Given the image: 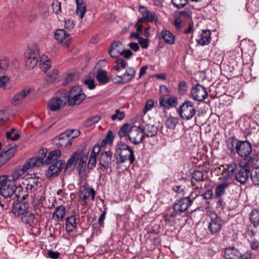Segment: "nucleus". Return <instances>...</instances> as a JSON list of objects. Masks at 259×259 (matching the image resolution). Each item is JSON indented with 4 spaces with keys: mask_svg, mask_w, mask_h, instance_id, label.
I'll return each instance as SVG.
<instances>
[{
    "mask_svg": "<svg viewBox=\"0 0 259 259\" xmlns=\"http://www.w3.org/2000/svg\"><path fill=\"white\" fill-rule=\"evenodd\" d=\"M115 63L116 65L113 67V69L117 71H120L121 68H125L127 65V63L122 58L116 59Z\"/></svg>",
    "mask_w": 259,
    "mask_h": 259,
    "instance_id": "47",
    "label": "nucleus"
},
{
    "mask_svg": "<svg viewBox=\"0 0 259 259\" xmlns=\"http://www.w3.org/2000/svg\"><path fill=\"white\" fill-rule=\"evenodd\" d=\"M44 154L42 156L44 157ZM43 162V157L42 155L41 157H32L26 161L23 165L18 168L15 171L13 172L10 180L14 181V183L17 181L21 176H22L26 171L33 169L35 167H38L42 165Z\"/></svg>",
    "mask_w": 259,
    "mask_h": 259,
    "instance_id": "4",
    "label": "nucleus"
},
{
    "mask_svg": "<svg viewBox=\"0 0 259 259\" xmlns=\"http://www.w3.org/2000/svg\"><path fill=\"white\" fill-rule=\"evenodd\" d=\"M237 168L236 163L234 162L221 165L219 169L221 171V176L223 180L229 181L235 175Z\"/></svg>",
    "mask_w": 259,
    "mask_h": 259,
    "instance_id": "11",
    "label": "nucleus"
},
{
    "mask_svg": "<svg viewBox=\"0 0 259 259\" xmlns=\"http://www.w3.org/2000/svg\"><path fill=\"white\" fill-rule=\"evenodd\" d=\"M11 71V67L8 58H0V74H8Z\"/></svg>",
    "mask_w": 259,
    "mask_h": 259,
    "instance_id": "34",
    "label": "nucleus"
},
{
    "mask_svg": "<svg viewBox=\"0 0 259 259\" xmlns=\"http://www.w3.org/2000/svg\"><path fill=\"white\" fill-rule=\"evenodd\" d=\"M88 159V155L83 153L81 157L78 160V163H77V169L79 174H81L84 172L87 166V161Z\"/></svg>",
    "mask_w": 259,
    "mask_h": 259,
    "instance_id": "39",
    "label": "nucleus"
},
{
    "mask_svg": "<svg viewBox=\"0 0 259 259\" xmlns=\"http://www.w3.org/2000/svg\"><path fill=\"white\" fill-rule=\"evenodd\" d=\"M114 139V136L113 132L111 131H109L108 132L107 136L101 142V146L103 147H105L107 144H111Z\"/></svg>",
    "mask_w": 259,
    "mask_h": 259,
    "instance_id": "45",
    "label": "nucleus"
},
{
    "mask_svg": "<svg viewBox=\"0 0 259 259\" xmlns=\"http://www.w3.org/2000/svg\"><path fill=\"white\" fill-rule=\"evenodd\" d=\"M135 74V69L133 67H128L126 68L124 73L121 75L116 76L114 80L116 83L124 84L132 80Z\"/></svg>",
    "mask_w": 259,
    "mask_h": 259,
    "instance_id": "16",
    "label": "nucleus"
},
{
    "mask_svg": "<svg viewBox=\"0 0 259 259\" xmlns=\"http://www.w3.org/2000/svg\"><path fill=\"white\" fill-rule=\"evenodd\" d=\"M178 103L177 98L176 97H170L166 99L164 96H162L159 98L160 106L167 109L170 107H176Z\"/></svg>",
    "mask_w": 259,
    "mask_h": 259,
    "instance_id": "25",
    "label": "nucleus"
},
{
    "mask_svg": "<svg viewBox=\"0 0 259 259\" xmlns=\"http://www.w3.org/2000/svg\"><path fill=\"white\" fill-rule=\"evenodd\" d=\"M211 40L210 32L208 30H202V33L196 39V41L198 45L205 46L208 45Z\"/></svg>",
    "mask_w": 259,
    "mask_h": 259,
    "instance_id": "31",
    "label": "nucleus"
},
{
    "mask_svg": "<svg viewBox=\"0 0 259 259\" xmlns=\"http://www.w3.org/2000/svg\"><path fill=\"white\" fill-rule=\"evenodd\" d=\"M28 203H15L13 207L14 214L25 224L31 225L35 219L34 214L30 211Z\"/></svg>",
    "mask_w": 259,
    "mask_h": 259,
    "instance_id": "1",
    "label": "nucleus"
},
{
    "mask_svg": "<svg viewBox=\"0 0 259 259\" xmlns=\"http://www.w3.org/2000/svg\"><path fill=\"white\" fill-rule=\"evenodd\" d=\"M31 92L30 89H24L17 93L12 98L11 102L14 104H17L21 102Z\"/></svg>",
    "mask_w": 259,
    "mask_h": 259,
    "instance_id": "29",
    "label": "nucleus"
},
{
    "mask_svg": "<svg viewBox=\"0 0 259 259\" xmlns=\"http://www.w3.org/2000/svg\"><path fill=\"white\" fill-rule=\"evenodd\" d=\"M81 151H76L74 152L68 160L66 164V169L71 167L72 165H76L77 162L79 160L83 154Z\"/></svg>",
    "mask_w": 259,
    "mask_h": 259,
    "instance_id": "36",
    "label": "nucleus"
},
{
    "mask_svg": "<svg viewBox=\"0 0 259 259\" xmlns=\"http://www.w3.org/2000/svg\"><path fill=\"white\" fill-rule=\"evenodd\" d=\"M172 190L180 195H184L186 194V187L183 185H175L173 187Z\"/></svg>",
    "mask_w": 259,
    "mask_h": 259,
    "instance_id": "51",
    "label": "nucleus"
},
{
    "mask_svg": "<svg viewBox=\"0 0 259 259\" xmlns=\"http://www.w3.org/2000/svg\"><path fill=\"white\" fill-rule=\"evenodd\" d=\"M50 166L46 172L48 178L57 176L64 165V162H57L56 163L50 164Z\"/></svg>",
    "mask_w": 259,
    "mask_h": 259,
    "instance_id": "24",
    "label": "nucleus"
},
{
    "mask_svg": "<svg viewBox=\"0 0 259 259\" xmlns=\"http://www.w3.org/2000/svg\"><path fill=\"white\" fill-rule=\"evenodd\" d=\"M55 39L60 43L62 44L64 47H68L69 45L71 37L70 35L66 33L64 29H58L55 33Z\"/></svg>",
    "mask_w": 259,
    "mask_h": 259,
    "instance_id": "20",
    "label": "nucleus"
},
{
    "mask_svg": "<svg viewBox=\"0 0 259 259\" xmlns=\"http://www.w3.org/2000/svg\"><path fill=\"white\" fill-rule=\"evenodd\" d=\"M178 112L184 120H189L195 114L196 109L193 102L186 100L179 108Z\"/></svg>",
    "mask_w": 259,
    "mask_h": 259,
    "instance_id": "9",
    "label": "nucleus"
},
{
    "mask_svg": "<svg viewBox=\"0 0 259 259\" xmlns=\"http://www.w3.org/2000/svg\"><path fill=\"white\" fill-rule=\"evenodd\" d=\"M97 157L90 155L89 162L88 163V167L90 169H93L96 164Z\"/></svg>",
    "mask_w": 259,
    "mask_h": 259,
    "instance_id": "57",
    "label": "nucleus"
},
{
    "mask_svg": "<svg viewBox=\"0 0 259 259\" xmlns=\"http://www.w3.org/2000/svg\"><path fill=\"white\" fill-rule=\"evenodd\" d=\"M142 132L144 134V138L152 137L155 136L158 132V128L154 124H148L142 128Z\"/></svg>",
    "mask_w": 259,
    "mask_h": 259,
    "instance_id": "33",
    "label": "nucleus"
},
{
    "mask_svg": "<svg viewBox=\"0 0 259 259\" xmlns=\"http://www.w3.org/2000/svg\"><path fill=\"white\" fill-rule=\"evenodd\" d=\"M101 117L98 115H96L91 118H89L85 122V125L87 126H91L92 125L97 123L100 119Z\"/></svg>",
    "mask_w": 259,
    "mask_h": 259,
    "instance_id": "55",
    "label": "nucleus"
},
{
    "mask_svg": "<svg viewBox=\"0 0 259 259\" xmlns=\"http://www.w3.org/2000/svg\"><path fill=\"white\" fill-rule=\"evenodd\" d=\"M182 19L180 17L176 16L175 18L174 25L177 30H180L182 27Z\"/></svg>",
    "mask_w": 259,
    "mask_h": 259,
    "instance_id": "63",
    "label": "nucleus"
},
{
    "mask_svg": "<svg viewBox=\"0 0 259 259\" xmlns=\"http://www.w3.org/2000/svg\"><path fill=\"white\" fill-rule=\"evenodd\" d=\"M178 122V118L172 116L169 117L165 121V124L169 129H174Z\"/></svg>",
    "mask_w": 259,
    "mask_h": 259,
    "instance_id": "46",
    "label": "nucleus"
},
{
    "mask_svg": "<svg viewBox=\"0 0 259 259\" xmlns=\"http://www.w3.org/2000/svg\"><path fill=\"white\" fill-rule=\"evenodd\" d=\"M226 259H249L250 254L241 255L239 251L234 247L226 249L224 254Z\"/></svg>",
    "mask_w": 259,
    "mask_h": 259,
    "instance_id": "18",
    "label": "nucleus"
},
{
    "mask_svg": "<svg viewBox=\"0 0 259 259\" xmlns=\"http://www.w3.org/2000/svg\"><path fill=\"white\" fill-rule=\"evenodd\" d=\"M159 38L163 39L167 44L173 45L175 42V36L167 29L161 30Z\"/></svg>",
    "mask_w": 259,
    "mask_h": 259,
    "instance_id": "30",
    "label": "nucleus"
},
{
    "mask_svg": "<svg viewBox=\"0 0 259 259\" xmlns=\"http://www.w3.org/2000/svg\"><path fill=\"white\" fill-rule=\"evenodd\" d=\"M52 9L54 13L58 14L61 12V3L57 0H54L52 4Z\"/></svg>",
    "mask_w": 259,
    "mask_h": 259,
    "instance_id": "54",
    "label": "nucleus"
},
{
    "mask_svg": "<svg viewBox=\"0 0 259 259\" xmlns=\"http://www.w3.org/2000/svg\"><path fill=\"white\" fill-rule=\"evenodd\" d=\"M191 95L194 100L202 102L207 97L208 93L204 87L197 83L192 88Z\"/></svg>",
    "mask_w": 259,
    "mask_h": 259,
    "instance_id": "13",
    "label": "nucleus"
},
{
    "mask_svg": "<svg viewBox=\"0 0 259 259\" xmlns=\"http://www.w3.org/2000/svg\"><path fill=\"white\" fill-rule=\"evenodd\" d=\"M172 4L177 8H183L187 3V0H171Z\"/></svg>",
    "mask_w": 259,
    "mask_h": 259,
    "instance_id": "56",
    "label": "nucleus"
},
{
    "mask_svg": "<svg viewBox=\"0 0 259 259\" xmlns=\"http://www.w3.org/2000/svg\"><path fill=\"white\" fill-rule=\"evenodd\" d=\"M250 220L254 227L259 226V210L253 209L250 214Z\"/></svg>",
    "mask_w": 259,
    "mask_h": 259,
    "instance_id": "43",
    "label": "nucleus"
},
{
    "mask_svg": "<svg viewBox=\"0 0 259 259\" xmlns=\"http://www.w3.org/2000/svg\"><path fill=\"white\" fill-rule=\"evenodd\" d=\"M222 228V221L221 219L216 214L211 217L209 223L208 229L212 235L218 233Z\"/></svg>",
    "mask_w": 259,
    "mask_h": 259,
    "instance_id": "19",
    "label": "nucleus"
},
{
    "mask_svg": "<svg viewBox=\"0 0 259 259\" xmlns=\"http://www.w3.org/2000/svg\"><path fill=\"white\" fill-rule=\"evenodd\" d=\"M251 176V172L249 167L248 165H245L244 166L238 167L235 175V178L241 185H244L248 181Z\"/></svg>",
    "mask_w": 259,
    "mask_h": 259,
    "instance_id": "12",
    "label": "nucleus"
},
{
    "mask_svg": "<svg viewBox=\"0 0 259 259\" xmlns=\"http://www.w3.org/2000/svg\"><path fill=\"white\" fill-rule=\"evenodd\" d=\"M66 208L63 205H60L55 208L52 214V219L56 222L62 221L66 213Z\"/></svg>",
    "mask_w": 259,
    "mask_h": 259,
    "instance_id": "28",
    "label": "nucleus"
},
{
    "mask_svg": "<svg viewBox=\"0 0 259 259\" xmlns=\"http://www.w3.org/2000/svg\"><path fill=\"white\" fill-rule=\"evenodd\" d=\"M67 103V92H57L48 102V107L52 111H57L63 108Z\"/></svg>",
    "mask_w": 259,
    "mask_h": 259,
    "instance_id": "5",
    "label": "nucleus"
},
{
    "mask_svg": "<svg viewBox=\"0 0 259 259\" xmlns=\"http://www.w3.org/2000/svg\"><path fill=\"white\" fill-rule=\"evenodd\" d=\"M124 46L120 41H114L111 46L109 51L110 56L112 58H116L121 55L124 51Z\"/></svg>",
    "mask_w": 259,
    "mask_h": 259,
    "instance_id": "23",
    "label": "nucleus"
},
{
    "mask_svg": "<svg viewBox=\"0 0 259 259\" xmlns=\"http://www.w3.org/2000/svg\"><path fill=\"white\" fill-rule=\"evenodd\" d=\"M51 62L47 56H42L40 60V66L42 71H47L51 67Z\"/></svg>",
    "mask_w": 259,
    "mask_h": 259,
    "instance_id": "41",
    "label": "nucleus"
},
{
    "mask_svg": "<svg viewBox=\"0 0 259 259\" xmlns=\"http://www.w3.org/2000/svg\"><path fill=\"white\" fill-rule=\"evenodd\" d=\"M124 116L125 113L124 112L120 111L119 109H116L115 113L111 116V119L114 121L117 119L121 120L124 118Z\"/></svg>",
    "mask_w": 259,
    "mask_h": 259,
    "instance_id": "53",
    "label": "nucleus"
},
{
    "mask_svg": "<svg viewBox=\"0 0 259 259\" xmlns=\"http://www.w3.org/2000/svg\"><path fill=\"white\" fill-rule=\"evenodd\" d=\"M16 149L13 147L0 154V167L6 163L14 154Z\"/></svg>",
    "mask_w": 259,
    "mask_h": 259,
    "instance_id": "35",
    "label": "nucleus"
},
{
    "mask_svg": "<svg viewBox=\"0 0 259 259\" xmlns=\"http://www.w3.org/2000/svg\"><path fill=\"white\" fill-rule=\"evenodd\" d=\"M80 134L78 130H71L61 134L59 137V143L62 146H67L72 139L77 137Z\"/></svg>",
    "mask_w": 259,
    "mask_h": 259,
    "instance_id": "17",
    "label": "nucleus"
},
{
    "mask_svg": "<svg viewBox=\"0 0 259 259\" xmlns=\"http://www.w3.org/2000/svg\"><path fill=\"white\" fill-rule=\"evenodd\" d=\"M114 155L117 164L124 163L127 160L130 161V163H133L135 161L133 150L129 146L122 142L117 144Z\"/></svg>",
    "mask_w": 259,
    "mask_h": 259,
    "instance_id": "3",
    "label": "nucleus"
},
{
    "mask_svg": "<svg viewBox=\"0 0 259 259\" xmlns=\"http://www.w3.org/2000/svg\"><path fill=\"white\" fill-rule=\"evenodd\" d=\"M84 83L90 90H93L95 88V81L93 79H88L84 81Z\"/></svg>",
    "mask_w": 259,
    "mask_h": 259,
    "instance_id": "61",
    "label": "nucleus"
},
{
    "mask_svg": "<svg viewBox=\"0 0 259 259\" xmlns=\"http://www.w3.org/2000/svg\"><path fill=\"white\" fill-rule=\"evenodd\" d=\"M213 194L212 190L211 189L207 190L205 193L202 194L200 196L203 199H209Z\"/></svg>",
    "mask_w": 259,
    "mask_h": 259,
    "instance_id": "62",
    "label": "nucleus"
},
{
    "mask_svg": "<svg viewBox=\"0 0 259 259\" xmlns=\"http://www.w3.org/2000/svg\"><path fill=\"white\" fill-rule=\"evenodd\" d=\"M47 151L46 149H42L40 150L37 155L34 157H41L44 154L43 157V162L42 165L44 164L49 165L52 163H56L57 162H64L63 161L59 160L61 155V152L59 150H55L50 152L47 157Z\"/></svg>",
    "mask_w": 259,
    "mask_h": 259,
    "instance_id": "10",
    "label": "nucleus"
},
{
    "mask_svg": "<svg viewBox=\"0 0 259 259\" xmlns=\"http://www.w3.org/2000/svg\"><path fill=\"white\" fill-rule=\"evenodd\" d=\"M9 78L6 75V74H0V88H2L5 90H8L11 88V87L7 88V84L9 81Z\"/></svg>",
    "mask_w": 259,
    "mask_h": 259,
    "instance_id": "48",
    "label": "nucleus"
},
{
    "mask_svg": "<svg viewBox=\"0 0 259 259\" xmlns=\"http://www.w3.org/2000/svg\"><path fill=\"white\" fill-rule=\"evenodd\" d=\"M231 184L230 181H224L223 182L218 184L214 190V195L217 198H220L225 194L226 190Z\"/></svg>",
    "mask_w": 259,
    "mask_h": 259,
    "instance_id": "27",
    "label": "nucleus"
},
{
    "mask_svg": "<svg viewBox=\"0 0 259 259\" xmlns=\"http://www.w3.org/2000/svg\"><path fill=\"white\" fill-rule=\"evenodd\" d=\"M154 101L152 100H151V99L148 100L147 101V103H146V104L145 106V107L144 108V110H143L144 114H146L148 111L151 110L152 108L154 107Z\"/></svg>",
    "mask_w": 259,
    "mask_h": 259,
    "instance_id": "58",
    "label": "nucleus"
},
{
    "mask_svg": "<svg viewBox=\"0 0 259 259\" xmlns=\"http://www.w3.org/2000/svg\"><path fill=\"white\" fill-rule=\"evenodd\" d=\"M203 176V173L201 171L195 170L192 174V178L194 179L198 183L202 182L204 181Z\"/></svg>",
    "mask_w": 259,
    "mask_h": 259,
    "instance_id": "50",
    "label": "nucleus"
},
{
    "mask_svg": "<svg viewBox=\"0 0 259 259\" xmlns=\"http://www.w3.org/2000/svg\"><path fill=\"white\" fill-rule=\"evenodd\" d=\"M129 140L134 144L141 143L144 139V134L142 128L139 126H132L128 134Z\"/></svg>",
    "mask_w": 259,
    "mask_h": 259,
    "instance_id": "14",
    "label": "nucleus"
},
{
    "mask_svg": "<svg viewBox=\"0 0 259 259\" xmlns=\"http://www.w3.org/2000/svg\"><path fill=\"white\" fill-rule=\"evenodd\" d=\"M97 80L102 84H106L109 81L107 72L104 70L99 69L96 74Z\"/></svg>",
    "mask_w": 259,
    "mask_h": 259,
    "instance_id": "40",
    "label": "nucleus"
},
{
    "mask_svg": "<svg viewBox=\"0 0 259 259\" xmlns=\"http://www.w3.org/2000/svg\"><path fill=\"white\" fill-rule=\"evenodd\" d=\"M139 11L144 16V19L147 22H150L156 24L158 21V17L157 15L153 11H150L146 9L144 6H139Z\"/></svg>",
    "mask_w": 259,
    "mask_h": 259,
    "instance_id": "22",
    "label": "nucleus"
},
{
    "mask_svg": "<svg viewBox=\"0 0 259 259\" xmlns=\"http://www.w3.org/2000/svg\"><path fill=\"white\" fill-rule=\"evenodd\" d=\"M17 190L14 181L10 180L7 177L3 176L0 177V194L2 196L14 198Z\"/></svg>",
    "mask_w": 259,
    "mask_h": 259,
    "instance_id": "7",
    "label": "nucleus"
},
{
    "mask_svg": "<svg viewBox=\"0 0 259 259\" xmlns=\"http://www.w3.org/2000/svg\"><path fill=\"white\" fill-rule=\"evenodd\" d=\"M95 191L92 188H84L80 193V198L83 202H85L88 198L91 196V200L94 201L95 197Z\"/></svg>",
    "mask_w": 259,
    "mask_h": 259,
    "instance_id": "32",
    "label": "nucleus"
},
{
    "mask_svg": "<svg viewBox=\"0 0 259 259\" xmlns=\"http://www.w3.org/2000/svg\"><path fill=\"white\" fill-rule=\"evenodd\" d=\"M75 76V74L73 73L68 74L66 76L65 78L64 79V80L63 82V84L67 85V84H68L69 83H71L72 81H73V80H74Z\"/></svg>",
    "mask_w": 259,
    "mask_h": 259,
    "instance_id": "59",
    "label": "nucleus"
},
{
    "mask_svg": "<svg viewBox=\"0 0 259 259\" xmlns=\"http://www.w3.org/2000/svg\"><path fill=\"white\" fill-rule=\"evenodd\" d=\"M76 4V12L79 17L82 19L86 12V5L83 0H75Z\"/></svg>",
    "mask_w": 259,
    "mask_h": 259,
    "instance_id": "38",
    "label": "nucleus"
},
{
    "mask_svg": "<svg viewBox=\"0 0 259 259\" xmlns=\"http://www.w3.org/2000/svg\"><path fill=\"white\" fill-rule=\"evenodd\" d=\"M178 92L181 95L185 94L188 90L187 83L185 81H180L178 85Z\"/></svg>",
    "mask_w": 259,
    "mask_h": 259,
    "instance_id": "52",
    "label": "nucleus"
},
{
    "mask_svg": "<svg viewBox=\"0 0 259 259\" xmlns=\"http://www.w3.org/2000/svg\"><path fill=\"white\" fill-rule=\"evenodd\" d=\"M228 147L241 157L249 156L252 151L251 144L248 141H239L232 138L228 139Z\"/></svg>",
    "mask_w": 259,
    "mask_h": 259,
    "instance_id": "2",
    "label": "nucleus"
},
{
    "mask_svg": "<svg viewBox=\"0 0 259 259\" xmlns=\"http://www.w3.org/2000/svg\"><path fill=\"white\" fill-rule=\"evenodd\" d=\"M190 206V200H187L185 197L179 199L174 203V209L176 212L180 213L187 210Z\"/></svg>",
    "mask_w": 259,
    "mask_h": 259,
    "instance_id": "21",
    "label": "nucleus"
},
{
    "mask_svg": "<svg viewBox=\"0 0 259 259\" xmlns=\"http://www.w3.org/2000/svg\"><path fill=\"white\" fill-rule=\"evenodd\" d=\"M17 191H18V193H16L15 194L14 199L13 202V207L14 206V202L16 203H26L24 201L28 196L29 192L24 191L21 187H17Z\"/></svg>",
    "mask_w": 259,
    "mask_h": 259,
    "instance_id": "26",
    "label": "nucleus"
},
{
    "mask_svg": "<svg viewBox=\"0 0 259 259\" xmlns=\"http://www.w3.org/2000/svg\"><path fill=\"white\" fill-rule=\"evenodd\" d=\"M251 179L254 185H259V167H256L251 172Z\"/></svg>",
    "mask_w": 259,
    "mask_h": 259,
    "instance_id": "49",
    "label": "nucleus"
},
{
    "mask_svg": "<svg viewBox=\"0 0 259 259\" xmlns=\"http://www.w3.org/2000/svg\"><path fill=\"white\" fill-rule=\"evenodd\" d=\"M114 159H113V154L110 151L101 152L99 163L101 167L106 170L111 168Z\"/></svg>",
    "mask_w": 259,
    "mask_h": 259,
    "instance_id": "15",
    "label": "nucleus"
},
{
    "mask_svg": "<svg viewBox=\"0 0 259 259\" xmlns=\"http://www.w3.org/2000/svg\"><path fill=\"white\" fill-rule=\"evenodd\" d=\"M26 65L28 69L33 68L40 60L39 49L36 44L29 45L25 53Z\"/></svg>",
    "mask_w": 259,
    "mask_h": 259,
    "instance_id": "6",
    "label": "nucleus"
},
{
    "mask_svg": "<svg viewBox=\"0 0 259 259\" xmlns=\"http://www.w3.org/2000/svg\"><path fill=\"white\" fill-rule=\"evenodd\" d=\"M8 119V115L5 110H0V125H1L4 121L7 120Z\"/></svg>",
    "mask_w": 259,
    "mask_h": 259,
    "instance_id": "64",
    "label": "nucleus"
},
{
    "mask_svg": "<svg viewBox=\"0 0 259 259\" xmlns=\"http://www.w3.org/2000/svg\"><path fill=\"white\" fill-rule=\"evenodd\" d=\"M64 26L66 29L71 30L74 27V23L73 21L71 19H69L67 20H65Z\"/></svg>",
    "mask_w": 259,
    "mask_h": 259,
    "instance_id": "60",
    "label": "nucleus"
},
{
    "mask_svg": "<svg viewBox=\"0 0 259 259\" xmlns=\"http://www.w3.org/2000/svg\"><path fill=\"white\" fill-rule=\"evenodd\" d=\"M85 98V95L78 86H73L67 95L68 105L73 106L80 104Z\"/></svg>",
    "mask_w": 259,
    "mask_h": 259,
    "instance_id": "8",
    "label": "nucleus"
},
{
    "mask_svg": "<svg viewBox=\"0 0 259 259\" xmlns=\"http://www.w3.org/2000/svg\"><path fill=\"white\" fill-rule=\"evenodd\" d=\"M65 229L67 232H72L77 227L76 218L71 215L68 217L65 220Z\"/></svg>",
    "mask_w": 259,
    "mask_h": 259,
    "instance_id": "37",
    "label": "nucleus"
},
{
    "mask_svg": "<svg viewBox=\"0 0 259 259\" xmlns=\"http://www.w3.org/2000/svg\"><path fill=\"white\" fill-rule=\"evenodd\" d=\"M131 126L130 124L125 123L120 128L118 134L120 138L125 137L126 135H128L129 131H131Z\"/></svg>",
    "mask_w": 259,
    "mask_h": 259,
    "instance_id": "44",
    "label": "nucleus"
},
{
    "mask_svg": "<svg viewBox=\"0 0 259 259\" xmlns=\"http://www.w3.org/2000/svg\"><path fill=\"white\" fill-rule=\"evenodd\" d=\"M14 198H10L5 196H0V206L2 208L7 209L11 205H13V202Z\"/></svg>",
    "mask_w": 259,
    "mask_h": 259,
    "instance_id": "42",
    "label": "nucleus"
}]
</instances>
